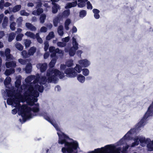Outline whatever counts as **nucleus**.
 Listing matches in <instances>:
<instances>
[{"label": "nucleus", "instance_id": "obj_1", "mask_svg": "<svg viewBox=\"0 0 153 153\" xmlns=\"http://www.w3.org/2000/svg\"><path fill=\"white\" fill-rule=\"evenodd\" d=\"M22 77L18 75L16 77V80L15 82L16 88L12 87L6 89L4 94H3L5 100L6 99L4 97L6 94L7 97H10L7 100V103L8 105H11L13 106L18 107L20 102H26L28 105H32L35 102L37 101V97L39 95V93L36 91V88L34 89L33 85H31L28 88V90L25 91V85L23 84L20 86Z\"/></svg>", "mask_w": 153, "mask_h": 153}, {"label": "nucleus", "instance_id": "obj_2", "mask_svg": "<svg viewBox=\"0 0 153 153\" xmlns=\"http://www.w3.org/2000/svg\"><path fill=\"white\" fill-rule=\"evenodd\" d=\"M64 74L57 69H50L47 71V77H44L40 76L39 74H37L36 76L31 75L28 76L25 79L26 82L25 90H28V88L33 85L34 89H35L36 91L42 92L43 91V87L42 85L46 82L56 83L58 77L60 79L63 78Z\"/></svg>", "mask_w": 153, "mask_h": 153}, {"label": "nucleus", "instance_id": "obj_3", "mask_svg": "<svg viewBox=\"0 0 153 153\" xmlns=\"http://www.w3.org/2000/svg\"><path fill=\"white\" fill-rule=\"evenodd\" d=\"M135 132L134 128L131 129L119 141L115 144L107 145L100 148L101 153H121V146L126 144L129 140H133L134 141L130 146L133 147L138 145L140 142V145L144 146L146 144L151 142L149 138H146L142 136H136L132 137V136Z\"/></svg>", "mask_w": 153, "mask_h": 153}, {"label": "nucleus", "instance_id": "obj_4", "mask_svg": "<svg viewBox=\"0 0 153 153\" xmlns=\"http://www.w3.org/2000/svg\"><path fill=\"white\" fill-rule=\"evenodd\" d=\"M10 105L16 108L12 110V113L13 114H16L17 109L20 112L24 122H25L28 119L32 118L34 116L41 115L39 112V108L38 104H36L32 108H30L26 105H23L21 106L20 103L18 107H14L11 105Z\"/></svg>", "mask_w": 153, "mask_h": 153}, {"label": "nucleus", "instance_id": "obj_5", "mask_svg": "<svg viewBox=\"0 0 153 153\" xmlns=\"http://www.w3.org/2000/svg\"><path fill=\"white\" fill-rule=\"evenodd\" d=\"M82 71V67L79 64L76 65L74 68H71L66 69L65 71V73L67 76L73 78L76 76L78 73H80Z\"/></svg>", "mask_w": 153, "mask_h": 153}, {"label": "nucleus", "instance_id": "obj_6", "mask_svg": "<svg viewBox=\"0 0 153 153\" xmlns=\"http://www.w3.org/2000/svg\"><path fill=\"white\" fill-rule=\"evenodd\" d=\"M151 105L148 107L147 110L142 119L136 125L135 130L140 129V128L143 127L145 124L146 120L148 117L153 116V105L151 109H149ZM135 129V128H134Z\"/></svg>", "mask_w": 153, "mask_h": 153}, {"label": "nucleus", "instance_id": "obj_7", "mask_svg": "<svg viewBox=\"0 0 153 153\" xmlns=\"http://www.w3.org/2000/svg\"><path fill=\"white\" fill-rule=\"evenodd\" d=\"M79 37L77 35H76L72 38V45L73 46L71 47L69 51L68 48H65V52H69V54L70 56H73L75 55L76 51L78 49V44L76 42V40Z\"/></svg>", "mask_w": 153, "mask_h": 153}, {"label": "nucleus", "instance_id": "obj_8", "mask_svg": "<svg viewBox=\"0 0 153 153\" xmlns=\"http://www.w3.org/2000/svg\"><path fill=\"white\" fill-rule=\"evenodd\" d=\"M36 3V9L33 11L32 14L34 15L39 16L43 12V10L41 8L42 3L41 1L38 0Z\"/></svg>", "mask_w": 153, "mask_h": 153}, {"label": "nucleus", "instance_id": "obj_9", "mask_svg": "<svg viewBox=\"0 0 153 153\" xmlns=\"http://www.w3.org/2000/svg\"><path fill=\"white\" fill-rule=\"evenodd\" d=\"M79 64L82 67L86 68L91 64L90 61L86 59H80L78 61Z\"/></svg>", "mask_w": 153, "mask_h": 153}, {"label": "nucleus", "instance_id": "obj_10", "mask_svg": "<svg viewBox=\"0 0 153 153\" xmlns=\"http://www.w3.org/2000/svg\"><path fill=\"white\" fill-rule=\"evenodd\" d=\"M10 50L9 48H7L5 51V55L6 57V61H9L11 60H13L15 59L13 56L10 54Z\"/></svg>", "mask_w": 153, "mask_h": 153}, {"label": "nucleus", "instance_id": "obj_11", "mask_svg": "<svg viewBox=\"0 0 153 153\" xmlns=\"http://www.w3.org/2000/svg\"><path fill=\"white\" fill-rule=\"evenodd\" d=\"M38 69H40L41 72H43L46 69L47 67V64L46 63L43 64L39 63L36 65Z\"/></svg>", "mask_w": 153, "mask_h": 153}, {"label": "nucleus", "instance_id": "obj_12", "mask_svg": "<svg viewBox=\"0 0 153 153\" xmlns=\"http://www.w3.org/2000/svg\"><path fill=\"white\" fill-rule=\"evenodd\" d=\"M5 65L7 68H14L16 66V62L15 61H12L11 62H6Z\"/></svg>", "mask_w": 153, "mask_h": 153}, {"label": "nucleus", "instance_id": "obj_13", "mask_svg": "<svg viewBox=\"0 0 153 153\" xmlns=\"http://www.w3.org/2000/svg\"><path fill=\"white\" fill-rule=\"evenodd\" d=\"M52 12L53 13H57L58 10L60 9V6L57 4H52Z\"/></svg>", "mask_w": 153, "mask_h": 153}, {"label": "nucleus", "instance_id": "obj_14", "mask_svg": "<svg viewBox=\"0 0 153 153\" xmlns=\"http://www.w3.org/2000/svg\"><path fill=\"white\" fill-rule=\"evenodd\" d=\"M88 0H78L77 1V5L79 7H83L86 4V2Z\"/></svg>", "mask_w": 153, "mask_h": 153}, {"label": "nucleus", "instance_id": "obj_15", "mask_svg": "<svg viewBox=\"0 0 153 153\" xmlns=\"http://www.w3.org/2000/svg\"><path fill=\"white\" fill-rule=\"evenodd\" d=\"M15 72L14 68H11L6 69L4 72V74L7 76H8L13 74Z\"/></svg>", "mask_w": 153, "mask_h": 153}, {"label": "nucleus", "instance_id": "obj_16", "mask_svg": "<svg viewBox=\"0 0 153 153\" xmlns=\"http://www.w3.org/2000/svg\"><path fill=\"white\" fill-rule=\"evenodd\" d=\"M77 5V2L76 1L71 3H69L66 4L65 8L66 9L70 8L72 7H74Z\"/></svg>", "mask_w": 153, "mask_h": 153}, {"label": "nucleus", "instance_id": "obj_17", "mask_svg": "<svg viewBox=\"0 0 153 153\" xmlns=\"http://www.w3.org/2000/svg\"><path fill=\"white\" fill-rule=\"evenodd\" d=\"M25 26L28 29L31 31H35L36 30V28L30 23H26L25 24Z\"/></svg>", "mask_w": 153, "mask_h": 153}, {"label": "nucleus", "instance_id": "obj_18", "mask_svg": "<svg viewBox=\"0 0 153 153\" xmlns=\"http://www.w3.org/2000/svg\"><path fill=\"white\" fill-rule=\"evenodd\" d=\"M77 75V78L78 81L81 83H83L85 81V77L81 74Z\"/></svg>", "mask_w": 153, "mask_h": 153}, {"label": "nucleus", "instance_id": "obj_19", "mask_svg": "<svg viewBox=\"0 0 153 153\" xmlns=\"http://www.w3.org/2000/svg\"><path fill=\"white\" fill-rule=\"evenodd\" d=\"M55 47L53 46L50 47L49 48V51L50 53H52L51 55V56L53 57L55 56L56 50Z\"/></svg>", "mask_w": 153, "mask_h": 153}, {"label": "nucleus", "instance_id": "obj_20", "mask_svg": "<svg viewBox=\"0 0 153 153\" xmlns=\"http://www.w3.org/2000/svg\"><path fill=\"white\" fill-rule=\"evenodd\" d=\"M25 35L27 37H30L31 39H34L36 38V35L30 31H27L25 33Z\"/></svg>", "mask_w": 153, "mask_h": 153}, {"label": "nucleus", "instance_id": "obj_21", "mask_svg": "<svg viewBox=\"0 0 153 153\" xmlns=\"http://www.w3.org/2000/svg\"><path fill=\"white\" fill-rule=\"evenodd\" d=\"M92 11L94 13V18L97 19H99L100 17L99 15L100 11L97 9H94Z\"/></svg>", "mask_w": 153, "mask_h": 153}, {"label": "nucleus", "instance_id": "obj_22", "mask_svg": "<svg viewBox=\"0 0 153 153\" xmlns=\"http://www.w3.org/2000/svg\"><path fill=\"white\" fill-rule=\"evenodd\" d=\"M63 27L62 25H61L58 27L57 29V32L59 36H62L63 35Z\"/></svg>", "mask_w": 153, "mask_h": 153}, {"label": "nucleus", "instance_id": "obj_23", "mask_svg": "<svg viewBox=\"0 0 153 153\" xmlns=\"http://www.w3.org/2000/svg\"><path fill=\"white\" fill-rule=\"evenodd\" d=\"M11 78L10 77L7 76L4 81V83L6 88H7V85H9L11 81Z\"/></svg>", "mask_w": 153, "mask_h": 153}, {"label": "nucleus", "instance_id": "obj_24", "mask_svg": "<svg viewBox=\"0 0 153 153\" xmlns=\"http://www.w3.org/2000/svg\"><path fill=\"white\" fill-rule=\"evenodd\" d=\"M36 48L33 47H32L30 48L28 51V53L30 56H33V55L34 53L36 52Z\"/></svg>", "mask_w": 153, "mask_h": 153}, {"label": "nucleus", "instance_id": "obj_25", "mask_svg": "<svg viewBox=\"0 0 153 153\" xmlns=\"http://www.w3.org/2000/svg\"><path fill=\"white\" fill-rule=\"evenodd\" d=\"M71 22V20L69 19H67L65 22V28L66 30H68L69 29L68 26Z\"/></svg>", "mask_w": 153, "mask_h": 153}, {"label": "nucleus", "instance_id": "obj_26", "mask_svg": "<svg viewBox=\"0 0 153 153\" xmlns=\"http://www.w3.org/2000/svg\"><path fill=\"white\" fill-rule=\"evenodd\" d=\"M31 64L30 63H29L26 65L25 70L26 73H29L31 72Z\"/></svg>", "mask_w": 153, "mask_h": 153}, {"label": "nucleus", "instance_id": "obj_27", "mask_svg": "<svg viewBox=\"0 0 153 153\" xmlns=\"http://www.w3.org/2000/svg\"><path fill=\"white\" fill-rule=\"evenodd\" d=\"M16 34L13 32L10 33L8 36V41L9 42H11L15 38Z\"/></svg>", "mask_w": 153, "mask_h": 153}, {"label": "nucleus", "instance_id": "obj_28", "mask_svg": "<svg viewBox=\"0 0 153 153\" xmlns=\"http://www.w3.org/2000/svg\"><path fill=\"white\" fill-rule=\"evenodd\" d=\"M46 17V15L45 14L43 13L40 16L39 20L40 23H43L45 21Z\"/></svg>", "mask_w": 153, "mask_h": 153}, {"label": "nucleus", "instance_id": "obj_29", "mask_svg": "<svg viewBox=\"0 0 153 153\" xmlns=\"http://www.w3.org/2000/svg\"><path fill=\"white\" fill-rule=\"evenodd\" d=\"M70 14V10H65L63 11L62 13V16L63 17H67Z\"/></svg>", "mask_w": 153, "mask_h": 153}, {"label": "nucleus", "instance_id": "obj_30", "mask_svg": "<svg viewBox=\"0 0 153 153\" xmlns=\"http://www.w3.org/2000/svg\"><path fill=\"white\" fill-rule=\"evenodd\" d=\"M15 46L19 51H22L23 49V46L19 42H17L15 44Z\"/></svg>", "mask_w": 153, "mask_h": 153}, {"label": "nucleus", "instance_id": "obj_31", "mask_svg": "<svg viewBox=\"0 0 153 153\" xmlns=\"http://www.w3.org/2000/svg\"><path fill=\"white\" fill-rule=\"evenodd\" d=\"M74 65L73 61L72 59L68 60L66 62V66L68 67H71Z\"/></svg>", "mask_w": 153, "mask_h": 153}, {"label": "nucleus", "instance_id": "obj_32", "mask_svg": "<svg viewBox=\"0 0 153 153\" xmlns=\"http://www.w3.org/2000/svg\"><path fill=\"white\" fill-rule=\"evenodd\" d=\"M54 37V35L53 32H50L46 37V39L47 40H50Z\"/></svg>", "mask_w": 153, "mask_h": 153}, {"label": "nucleus", "instance_id": "obj_33", "mask_svg": "<svg viewBox=\"0 0 153 153\" xmlns=\"http://www.w3.org/2000/svg\"><path fill=\"white\" fill-rule=\"evenodd\" d=\"M21 55L23 58H28L30 57L28 53L25 50H23L21 52Z\"/></svg>", "mask_w": 153, "mask_h": 153}, {"label": "nucleus", "instance_id": "obj_34", "mask_svg": "<svg viewBox=\"0 0 153 153\" xmlns=\"http://www.w3.org/2000/svg\"><path fill=\"white\" fill-rule=\"evenodd\" d=\"M147 147L148 151H153V144H152L151 142H149L147 143Z\"/></svg>", "mask_w": 153, "mask_h": 153}, {"label": "nucleus", "instance_id": "obj_35", "mask_svg": "<svg viewBox=\"0 0 153 153\" xmlns=\"http://www.w3.org/2000/svg\"><path fill=\"white\" fill-rule=\"evenodd\" d=\"M147 147L148 151H153V144H152L151 142H149L147 143Z\"/></svg>", "mask_w": 153, "mask_h": 153}, {"label": "nucleus", "instance_id": "obj_36", "mask_svg": "<svg viewBox=\"0 0 153 153\" xmlns=\"http://www.w3.org/2000/svg\"><path fill=\"white\" fill-rule=\"evenodd\" d=\"M21 7V6L20 5H17L13 7V12H16L19 11Z\"/></svg>", "mask_w": 153, "mask_h": 153}, {"label": "nucleus", "instance_id": "obj_37", "mask_svg": "<svg viewBox=\"0 0 153 153\" xmlns=\"http://www.w3.org/2000/svg\"><path fill=\"white\" fill-rule=\"evenodd\" d=\"M87 14L86 11L84 10H81L79 12V17L81 18H83L85 17Z\"/></svg>", "mask_w": 153, "mask_h": 153}, {"label": "nucleus", "instance_id": "obj_38", "mask_svg": "<svg viewBox=\"0 0 153 153\" xmlns=\"http://www.w3.org/2000/svg\"><path fill=\"white\" fill-rule=\"evenodd\" d=\"M56 61V59L55 58L53 59L49 64V66L51 68L53 67Z\"/></svg>", "mask_w": 153, "mask_h": 153}, {"label": "nucleus", "instance_id": "obj_39", "mask_svg": "<svg viewBox=\"0 0 153 153\" xmlns=\"http://www.w3.org/2000/svg\"><path fill=\"white\" fill-rule=\"evenodd\" d=\"M82 73L85 76H88L89 73V70L87 68H84L82 69Z\"/></svg>", "mask_w": 153, "mask_h": 153}, {"label": "nucleus", "instance_id": "obj_40", "mask_svg": "<svg viewBox=\"0 0 153 153\" xmlns=\"http://www.w3.org/2000/svg\"><path fill=\"white\" fill-rule=\"evenodd\" d=\"M36 39L38 42L40 43H42L43 42V40L40 37L39 33H37L36 34Z\"/></svg>", "mask_w": 153, "mask_h": 153}, {"label": "nucleus", "instance_id": "obj_41", "mask_svg": "<svg viewBox=\"0 0 153 153\" xmlns=\"http://www.w3.org/2000/svg\"><path fill=\"white\" fill-rule=\"evenodd\" d=\"M24 41L26 47H29L31 43V41L28 39H24Z\"/></svg>", "mask_w": 153, "mask_h": 153}, {"label": "nucleus", "instance_id": "obj_42", "mask_svg": "<svg viewBox=\"0 0 153 153\" xmlns=\"http://www.w3.org/2000/svg\"><path fill=\"white\" fill-rule=\"evenodd\" d=\"M59 20V17L57 16L55 17L53 20V24L55 27L57 26L58 22Z\"/></svg>", "mask_w": 153, "mask_h": 153}, {"label": "nucleus", "instance_id": "obj_43", "mask_svg": "<svg viewBox=\"0 0 153 153\" xmlns=\"http://www.w3.org/2000/svg\"><path fill=\"white\" fill-rule=\"evenodd\" d=\"M8 23V18L7 17H5L4 20L2 23V26L3 27L5 28L7 26Z\"/></svg>", "mask_w": 153, "mask_h": 153}, {"label": "nucleus", "instance_id": "obj_44", "mask_svg": "<svg viewBox=\"0 0 153 153\" xmlns=\"http://www.w3.org/2000/svg\"><path fill=\"white\" fill-rule=\"evenodd\" d=\"M129 147V145L126 144L125 146H123V149L121 152L122 153H127V150Z\"/></svg>", "mask_w": 153, "mask_h": 153}, {"label": "nucleus", "instance_id": "obj_45", "mask_svg": "<svg viewBox=\"0 0 153 153\" xmlns=\"http://www.w3.org/2000/svg\"><path fill=\"white\" fill-rule=\"evenodd\" d=\"M23 36L24 35L22 33H20L16 37V41H20L21 40Z\"/></svg>", "mask_w": 153, "mask_h": 153}, {"label": "nucleus", "instance_id": "obj_46", "mask_svg": "<svg viewBox=\"0 0 153 153\" xmlns=\"http://www.w3.org/2000/svg\"><path fill=\"white\" fill-rule=\"evenodd\" d=\"M20 15L22 16H28L29 15V13L25 11L24 10H22L20 11Z\"/></svg>", "mask_w": 153, "mask_h": 153}, {"label": "nucleus", "instance_id": "obj_47", "mask_svg": "<svg viewBox=\"0 0 153 153\" xmlns=\"http://www.w3.org/2000/svg\"><path fill=\"white\" fill-rule=\"evenodd\" d=\"M66 44L65 43L62 42H59L57 43V45L59 47H63L66 46Z\"/></svg>", "mask_w": 153, "mask_h": 153}, {"label": "nucleus", "instance_id": "obj_48", "mask_svg": "<svg viewBox=\"0 0 153 153\" xmlns=\"http://www.w3.org/2000/svg\"><path fill=\"white\" fill-rule=\"evenodd\" d=\"M16 24L14 22H13L11 23L10 25V28L12 30H14L16 28L15 26Z\"/></svg>", "mask_w": 153, "mask_h": 153}, {"label": "nucleus", "instance_id": "obj_49", "mask_svg": "<svg viewBox=\"0 0 153 153\" xmlns=\"http://www.w3.org/2000/svg\"><path fill=\"white\" fill-rule=\"evenodd\" d=\"M2 63V60L1 58L0 57V74H1V72L2 71H4L5 70V67L4 66H2L1 68V66Z\"/></svg>", "mask_w": 153, "mask_h": 153}, {"label": "nucleus", "instance_id": "obj_50", "mask_svg": "<svg viewBox=\"0 0 153 153\" xmlns=\"http://www.w3.org/2000/svg\"><path fill=\"white\" fill-rule=\"evenodd\" d=\"M44 49L45 51H46L48 50L49 47L48 43L47 42H44Z\"/></svg>", "mask_w": 153, "mask_h": 153}, {"label": "nucleus", "instance_id": "obj_51", "mask_svg": "<svg viewBox=\"0 0 153 153\" xmlns=\"http://www.w3.org/2000/svg\"><path fill=\"white\" fill-rule=\"evenodd\" d=\"M56 53L61 54L62 55H63V51L59 49L58 48H56V50L55 56Z\"/></svg>", "mask_w": 153, "mask_h": 153}, {"label": "nucleus", "instance_id": "obj_52", "mask_svg": "<svg viewBox=\"0 0 153 153\" xmlns=\"http://www.w3.org/2000/svg\"><path fill=\"white\" fill-rule=\"evenodd\" d=\"M47 28L44 26L41 27L40 29V32H41L45 33L47 32Z\"/></svg>", "mask_w": 153, "mask_h": 153}, {"label": "nucleus", "instance_id": "obj_53", "mask_svg": "<svg viewBox=\"0 0 153 153\" xmlns=\"http://www.w3.org/2000/svg\"><path fill=\"white\" fill-rule=\"evenodd\" d=\"M87 9H90V10H91L92 9V4L90 3V1H88L87 2Z\"/></svg>", "mask_w": 153, "mask_h": 153}, {"label": "nucleus", "instance_id": "obj_54", "mask_svg": "<svg viewBox=\"0 0 153 153\" xmlns=\"http://www.w3.org/2000/svg\"><path fill=\"white\" fill-rule=\"evenodd\" d=\"M70 39V37L69 36H67L65 38H63L62 39V41L63 42L66 43L68 42Z\"/></svg>", "mask_w": 153, "mask_h": 153}, {"label": "nucleus", "instance_id": "obj_55", "mask_svg": "<svg viewBox=\"0 0 153 153\" xmlns=\"http://www.w3.org/2000/svg\"><path fill=\"white\" fill-rule=\"evenodd\" d=\"M18 62L20 64L23 65H25L26 63V61L25 60H24L22 59H19Z\"/></svg>", "mask_w": 153, "mask_h": 153}, {"label": "nucleus", "instance_id": "obj_56", "mask_svg": "<svg viewBox=\"0 0 153 153\" xmlns=\"http://www.w3.org/2000/svg\"><path fill=\"white\" fill-rule=\"evenodd\" d=\"M4 0H1L0 1V8L1 9H2L4 8Z\"/></svg>", "mask_w": 153, "mask_h": 153}, {"label": "nucleus", "instance_id": "obj_57", "mask_svg": "<svg viewBox=\"0 0 153 153\" xmlns=\"http://www.w3.org/2000/svg\"><path fill=\"white\" fill-rule=\"evenodd\" d=\"M44 6L46 8L45 11H48L50 9H51V7L48 5V4H44Z\"/></svg>", "mask_w": 153, "mask_h": 153}, {"label": "nucleus", "instance_id": "obj_58", "mask_svg": "<svg viewBox=\"0 0 153 153\" xmlns=\"http://www.w3.org/2000/svg\"><path fill=\"white\" fill-rule=\"evenodd\" d=\"M72 33H75L77 31V29L76 27L75 26H73L72 29Z\"/></svg>", "mask_w": 153, "mask_h": 153}, {"label": "nucleus", "instance_id": "obj_59", "mask_svg": "<svg viewBox=\"0 0 153 153\" xmlns=\"http://www.w3.org/2000/svg\"><path fill=\"white\" fill-rule=\"evenodd\" d=\"M49 55V53L48 52H46L44 55V57L45 59H47Z\"/></svg>", "mask_w": 153, "mask_h": 153}, {"label": "nucleus", "instance_id": "obj_60", "mask_svg": "<svg viewBox=\"0 0 153 153\" xmlns=\"http://www.w3.org/2000/svg\"><path fill=\"white\" fill-rule=\"evenodd\" d=\"M22 21V19L21 17H19L17 19V22L18 23H21Z\"/></svg>", "mask_w": 153, "mask_h": 153}, {"label": "nucleus", "instance_id": "obj_61", "mask_svg": "<svg viewBox=\"0 0 153 153\" xmlns=\"http://www.w3.org/2000/svg\"><path fill=\"white\" fill-rule=\"evenodd\" d=\"M55 90L56 91H59L61 90V88L59 86H57L55 88Z\"/></svg>", "mask_w": 153, "mask_h": 153}, {"label": "nucleus", "instance_id": "obj_62", "mask_svg": "<svg viewBox=\"0 0 153 153\" xmlns=\"http://www.w3.org/2000/svg\"><path fill=\"white\" fill-rule=\"evenodd\" d=\"M66 65L61 64L60 66L61 70H64L66 68Z\"/></svg>", "mask_w": 153, "mask_h": 153}, {"label": "nucleus", "instance_id": "obj_63", "mask_svg": "<svg viewBox=\"0 0 153 153\" xmlns=\"http://www.w3.org/2000/svg\"><path fill=\"white\" fill-rule=\"evenodd\" d=\"M11 5V4L8 2L5 3L4 4V7H8Z\"/></svg>", "mask_w": 153, "mask_h": 153}, {"label": "nucleus", "instance_id": "obj_64", "mask_svg": "<svg viewBox=\"0 0 153 153\" xmlns=\"http://www.w3.org/2000/svg\"><path fill=\"white\" fill-rule=\"evenodd\" d=\"M34 5V4L33 3L31 2L27 4V6L28 7H33Z\"/></svg>", "mask_w": 153, "mask_h": 153}]
</instances>
